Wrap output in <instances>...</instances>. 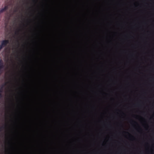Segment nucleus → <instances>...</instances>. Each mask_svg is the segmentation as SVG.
Segmentation results:
<instances>
[{
  "label": "nucleus",
  "mask_w": 154,
  "mask_h": 154,
  "mask_svg": "<svg viewBox=\"0 0 154 154\" xmlns=\"http://www.w3.org/2000/svg\"><path fill=\"white\" fill-rule=\"evenodd\" d=\"M11 0H5V5L4 8H2L0 10V14L6 11L8 9V5H10L11 3Z\"/></svg>",
  "instance_id": "nucleus-1"
},
{
  "label": "nucleus",
  "mask_w": 154,
  "mask_h": 154,
  "mask_svg": "<svg viewBox=\"0 0 154 154\" xmlns=\"http://www.w3.org/2000/svg\"><path fill=\"white\" fill-rule=\"evenodd\" d=\"M4 63L2 60H0V75L2 74L4 68Z\"/></svg>",
  "instance_id": "nucleus-2"
},
{
  "label": "nucleus",
  "mask_w": 154,
  "mask_h": 154,
  "mask_svg": "<svg viewBox=\"0 0 154 154\" xmlns=\"http://www.w3.org/2000/svg\"><path fill=\"white\" fill-rule=\"evenodd\" d=\"M9 43V41L8 40H5L2 41L1 44L4 47L6 46Z\"/></svg>",
  "instance_id": "nucleus-3"
},
{
  "label": "nucleus",
  "mask_w": 154,
  "mask_h": 154,
  "mask_svg": "<svg viewBox=\"0 0 154 154\" xmlns=\"http://www.w3.org/2000/svg\"><path fill=\"white\" fill-rule=\"evenodd\" d=\"M4 86V85H2L0 87V93H2L3 92Z\"/></svg>",
  "instance_id": "nucleus-4"
},
{
  "label": "nucleus",
  "mask_w": 154,
  "mask_h": 154,
  "mask_svg": "<svg viewBox=\"0 0 154 154\" xmlns=\"http://www.w3.org/2000/svg\"><path fill=\"white\" fill-rule=\"evenodd\" d=\"M20 31V29H18V30L16 31L15 32V34L16 35H18L19 33V31Z\"/></svg>",
  "instance_id": "nucleus-5"
},
{
  "label": "nucleus",
  "mask_w": 154,
  "mask_h": 154,
  "mask_svg": "<svg viewBox=\"0 0 154 154\" xmlns=\"http://www.w3.org/2000/svg\"><path fill=\"white\" fill-rule=\"evenodd\" d=\"M4 127L3 126L0 127V132L2 131V129L4 128Z\"/></svg>",
  "instance_id": "nucleus-6"
},
{
  "label": "nucleus",
  "mask_w": 154,
  "mask_h": 154,
  "mask_svg": "<svg viewBox=\"0 0 154 154\" xmlns=\"http://www.w3.org/2000/svg\"><path fill=\"white\" fill-rule=\"evenodd\" d=\"M4 47L2 44L0 45V50H1Z\"/></svg>",
  "instance_id": "nucleus-7"
},
{
  "label": "nucleus",
  "mask_w": 154,
  "mask_h": 154,
  "mask_svg": "<svg viewBox=\"0 0 154 154\" xmlns=\"http://www.w3.org/2000/svg\"><path fill=\"white\" fill-rule=\"evenodd\" d=\"M3 97V96L2 94V93H0V98H2Z\"/></svg>",
  "instance_id": "nucleus-8"
},
{
  "label": "nucleus",
  "mask_w": 154,
  "mask_h": 154,
  "mask_svg": "<svg viewBox=\"0 0 154 154\" xmlns=\"http://www.w3.org/2000/svg\"><path fill=\"white\" fill-rule=\"evenodd\" d=\"M15 12H16L17 11V10H15V11H14Z\"/></svg>",
  "instance_id": "nucleus-9"
},
{
  "label": "nucleus",
  "mask_w": 154,
  "mask_h": 154,
  "mask_svg": "<svg viewBox=\"0 0 154 154\" xmlns=\"http://www.w3.org/2000/svg\"><path fill=\"white\" fill-rule=\"evenodd\" d=\"M1 51V50H0V51Z\"/></svg>",
  "instance_id": "nucleus-10"
}]
</instances>
